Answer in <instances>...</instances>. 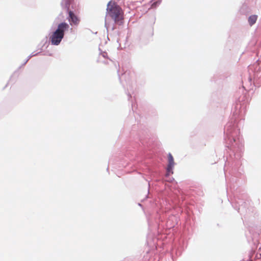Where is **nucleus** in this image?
I'll use <instances>...</instances> for the list:
<instances>
[{
	"mask_svg": "<svg viewBox=\"0 0 261 261\" xmlns=\"http://www.w3.org/2000/svg\"><path fill=\"white\" fill-rule=\"evenodd\" d=\"M108 14L118 24L123 23V13L121 8L115 2L110 1L107 5Z\"/></svg>",
	"mask_w": 261,
	"mask_h": 261,
	"instance_id": "obj_1",
	"label": "nucleus"
},
{
	"mask_svg": "<svg viewBox=\"0 0 261 261\" xmlns=\"http://www.w3.org/2000/svg\"><path fill=\"white\" fill-rule=\"evenodd\" d=\"M69 28V25L66 22L58 24L57 30L52 33L49 40L52 45H58L64 38L65 32Z\"/></svg>",
	"mask_w": 261,
	"mask_h": 261,
	"instance_id": "obj_2",
	"label": "nucleus"
},
{
	"mask_svg": "<svg viewBox=\"0 0 261 261\" xmlns=\"http://www.w3.org/2000/svg\"><path fill=\"white\" fill-rule=\"evenodd\" d=\"M168 164L167 168V175H169L170 173L173 174V172L172 171L173 167L175 165V163L174 161V159L172 154L169 153L168 155Z\"/></svg>",
	"mask_w": 261,
	"mask_h": 261,
	"instance_id": "obj_3",
	"label": "nucleus"
},
{
	"mask_svg": "<svg viewBox=\"0 0 261 261\" xmlns=\"http://www.w3.org/2000/svg\"><path fill=\"white\" fill-rule=\"evenodd\" d=\"M68 20L70 24L78 25L80 23V18L71 11H69Z\"/></svg>",
	"mask_w": 261,
	"mask_h": 261,
	"instance_id": "obj_4",
	"label": "nucleus"
},
{
	"mask_svg": "<svg viewBox=\"0 0 261 261\" xmlns=\"http://www.w3.org/2000/svg\"><path fill=\"white\" fill-rule=\"evenodd\" d=\"M257 18V16L256 15H253L250 16L248 18V22L249 24L251 26L254 24Z\"/></svg>",
	"mask_w": 261,
	"mask_h": 261,
	"instance_id": "obj_5",
	"label": "nucleus"
},
{
	"mask_svg": "<svg viewBox=\"0 0 261 261\" xmlns=\"http://www.w3.org/2000/svg\"><path fill=\"white\" fill-rule=\"evenodd\" d=\"M66 5H67V6L68 7V6H69V3H68Z\"/></svg>",
	"mask_w": 261,
	"mask_h": 261,
	"instance_id": "obj_6",
	"label": "nucleus"
},
{
	"mask_svg": "<svg viewBox=\"0 0 261 261\" xmlns=\"http://www.w3.org/2000/svg\"><path fill=\"white\" fill-rule=\"evenodd\" d=\"M104 54H105V53H103V54H102L103 57H105V55H104Z\"/></svg>",
	"mask_w": 261,
	"mask_h": 261,
	"instance_id": "obj_7",
	"label": "nucleus"
}]
</instances>
